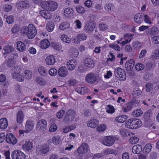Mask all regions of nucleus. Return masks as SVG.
Here are the masks:
<instances>
[{
  "instance_id": "nucleus-1",
  "label": "nucleus",
  "mask_w": 159,
  "mask_h": 159,
  "mask_svg": "<svg viewBox=\"0 0 159 159\" xmlns=\"http://www.w3.org/2000/svg\"><path fill=\"white\" fill-rule=\"evenodd\" d=\"M20 32L22 34H26L30 39L34 38L37 34V30L35 25L30 24L28 26H23L21 28Z\"/></svg>"
},
{
  "instance_id": "nucleus-2",
  "label": "nucleus",
  "mask_w": 159,
  "mask_h": 159,
  "mask_svg": "<svg viewBox=\"0 0 159 159\" xmlns=\"http://www.w3.org/2000/svg\"><path fill=\"white\" fill-rule=\"evenodd\" d=\"M142 125L141 120L138 119L132 118L128 119L125 123L126 127L131 129H136L140 128Z\"/></svg>"
},
{
  "instance_id": "nucleus-3",
  "label": "nucleus",
  "mask_w": 159,
  "mask_h": 159,
  "mask_svg": "<svg viewBox=\"0 0 159 159\" xmlns=\"http://www.w3.org/2000/svg\"><path fill=\"white\" fill-rule=\"evenodd\" d=\"M41 5L44 9L50 11H54L58 7L57 2L52 1L42 2Z\"/></svg>"
},
{
  "instance_id": "nucleus-4",
  "label": "nucleus",
  "mask_w": 159,
  "mask_h": 159,
  "mask_svg": "<svg viewBox=\"0 0 159 159\" xmlns=\"http://www.w3.org/2000/svg\"><path fill=\"white\" fill-rule=\"evenodd\" d=\"M21 69L18 66L13 67L11 70L12 76L13 78L16 79L19 82H22L24 80V76L21 75L20 72Z\"/></svg>"
},
{
  "instance_id": "nucleus-5",
  "label": "nucleus",
  "mask_w": 159,
  "mask_h": 159,
  "mask_svg": "<svg viewBox=\"0 0 159 159\" xmlns=\"http://www.w3.org/2000/svg\"><path fill=\"white\" fill-rule=\"evenodd\" d=\"M76 111L71 109L68 110L63 118V121L66 124L69 123L73 121L75 116Z\"/></svg>"
},
{
  "instance_id": "nucleus-6",
  "label": "nucleus",
  "mask_w": 159,
  "mask_h": 159,
  "mask_svg": "<svg viewBox=\"0 0 159 159\" xmlns=\"http://www.w3.org/2000/svg\"><path fill=\"white\" fill-rule=\"evenodd\" d=\"M115 74L118 76L119 80L123 81L126 79V73L125 70L120 67H117L115 69Z\"/></svg>"
},
{
  "instance_id": "nucleus-7",
  "label": "nucleus",
  "mask_w": 159,
  "mask_h": 159,
  "mask_svg": "<svg viewBox=\"0 0 159 159\" xmlns=\"http://www.w3.org/2000/svg\"><path fill=\"white\" fill-rule=\"evenodd\" d=\"M16 6L18 11H22L30 7L29 2L27 0L21 1L17 3Z\"/></svg>"
},
{
  "instance_id": "nucleus-8",
  "label": "nucleus",
  "mask_w": 159,
  "mask_h": 159,
  "mask_svg": "<svg viewBox=\"0 0 159 159\" xmlns=\"http://www.w3.org/2000/svg\"><path fill=\"white\" fill-rule=\"evenodd\" d=\"M12 159H25V154L20 150H16L11 153Z\"/></svg>"
},
{
  "instance_id": "nucleus-9",
  "label": "nucleus",
  "mask_w": 159,
  "mask_h": 159,
  "mask_svg": "<svg viewBox=\"0 0 159 159\" xmlns=\"http://www.w3.org/2000/svg\"><path fill=\"white\" fill-rule=\"evenodd\" d=\"M84 63V67L86 70H90L93 68L95 65V63L93 60L89 58L85 59Z\"/></svg>"
},
{
  "instance_id": "nucleus-10",
  "label": "nucleus",
  "mask_w": 159,
  "mask_h": 159,
  "mask_svg": "<svg viewBox=\"0 0 159 159\" xmlns=\"http://www.w3.org/2000/svg\"><path fill=\"white\" fill-rule=\"evenodd\" d=\"M114 138L111 136H106L104 138L102 141V143L107 146H111L115 143Z\"/></svg>"
},
{
  "instance_id": "nucleus-11",
  "label": "nucleus",
  "mask_w": 159,
  "mask_h": 159,
  "mask_svg": "<svg viewBox=\"0 0 159 159\" xmlns=\"http://www.w3.org/2000/svg\"><path fill=\"white\" fill-rule=\"evenodd\" d=\"M6 141L7 143L13 145L15 144L17 142V139L12 133H9L6 135Z\"/></svg>"
},
{
  "instance_id": "nucleus-12",
  "label": "nucleus",
  "mask_w": 159,
  "mask_h": 159,
  "mask_svg": "<svg viewBox=\"0 0 159 159\" xmlns=\"http://www.w3.org/2000/svg\"><path fill=\"white\" fill-rule=\"evenodd\" d=\"M47 121L44 119H42L39 121L36 125V129L41 131H44L47 127Z\"/></svg>"
},
{
  "instance_id": "nucleus-13",
  "label": "nucleus",
  "mask_w": 159,
  "mask_h": 159,
  "mask_svg": "<svg viewBox=\"0 0 159 159\" xmlns=\"http://www.w3.org/2000/svg\"><path fill=\"white\" fill-rule=\"evenodd\" d=\"M85 80L88 83L93 84L96 82L97 77L94 73H90L86 75Z\"/></svg>"
},
{
  "instance_id": "nucleus-14",
  "label": "nucleus",
  "mask_w": 159,
  "mask_h": 159,
  "mask_svg": "<svg viewBox=\"0 0 159 159\" xmlns=\"http://www.w3.org/2000/svg\"><path fill=\"white\" fill-rule=\"evenodd\" d=\"M88 150V146L85 143H83L77 150V152L79 154L86 153Z\"/></svg>"
},
{
  "instance_id": "nucleus-15",
  "label": "nucleus",
  "mask_w": 159,
  "mask_h": 159,
  "mask_svg": "<svg viewBox=\"0 0 159 159\" xmlns=\"http://www.w3.org/2000/svg\"><path fill=\"white\" fill-rule=\"evenodd\" d=\"M135 61L133 59L128 60L126 62L125 67V70L128 71H131L134 66Z\"/></svg>"
},
{
  "instance_id": "nucleus-16",
  "label": "nucleus",
  "mask_w": 159,
  "mask_h": 159,
  "mask_svg": "<svg viewBox=\"0 0 159 159\" xmlns=\"http://www.w3.org/2000/svg\"><path fill=\"white\" fill-rule=\"evenodd\" d=\"M16 49L20 52H23L26 50L25 44L21 41H18L16 43Z\"/></svg>"
},
{
  "instance_id": "nucleus-17",
  "label": "nucleus",
  "mask_w": 159,
  "mask_h": 159,
  "mask_svg": "<svg viewBox=\"0 0 159 159\" xmlns=\"http://www.w3.org/2000/svg\"><path fill=\"white\" fill-rule=\"evenodd\" d=\"M76 61L74 59L70 60L67 63V66L68 70H74L76 65Z\"/></svg>"
},
{
  "instance_id": "nucleus-18",
  "label": "nucleus",
  "mask_w": 159,
  "mask_h": 159,
  "mask_svg": "<svg viewBox=\"0 0 159 159\" xmlns=\"http://www.w3.org/2000/svg\"><path fill=\"white\" fill-rule=\"evenodd\" d=\"M22 147L25 151L28 152L31 150L33 148V143L30 142V140L26 141L23 145Z\"/></svg>"
},
{
  "instance_id": "nucleus-19",
  "label": "nucleus",
  "mask_w": 159,
  "mask_h": 159,
  "mask_svg": "<svg viewBox=\"0 0 159 159\" xmlns=\"http://www.w3.org/2000/svg\"><path fill=\"white\" fill-rule=\"evenodd\" d=\"M94 28L93 24L92 22H89L86 23L84 28V30L87 33H90L93 31Z\"/></svg>"
},
{
  "instance_id": "nucleus-20",
  "label": "nucleus",
  "mask_w": 159,
  "mask_h": 159,
  "mask_svg": "<svg viewBox=\"0 0 159 159\" xmlns=\"http://www.w3.org/2000/svg\"><path fill=\"white\" fill-rule=\"evenodd\" d=\"M98 124V120L94 119H91L88 121L87 123L88 126L93 128L96 127Z\"/></svg>"
},
{
  "instance_id": "nucleus-21",
  "label": "nucleus",
  "mask_w": 159,
  "mask_h": 159,
  "mask_svg": "<svg viewBox=\"0 0 159 159\" xmlns=\"http://www.w3.org/2000/svg\"><path fill=\"white\" fill-rule=\"evenodd\" d=\"M74 11L73 9L70 7L66 8L64 11V15L66 18H70L73 15Z\"/></svg>"
},
{
  "instance_id": "nucleus-22",
  "label": "nucleus",
  "mask_w": 159,
  "mask_h": 159,
  "mask_svg": "<svg viewBox=\"0 0 159 159\" xmlns=\"http://www.w3.org/2000/svg\"><path fill=\"white\" fill-rule=\"evenodd\" d=\"M50 44V42L48 39H44L40 42L39 43V46L41 49H45L48 48Z\"/></svg>"
},
{
  "instance_id": "nucleus-23",
  "label": "nucleus",
  "mask_w": 159,
  "mask_h": 159,
  "mask_svg": "<svg viewBox=\"0 0 159 159\" xmlns=\"http://www.w3.org/2000/svg\"><path fill=\"white\" fill-rule=\"evenodd\" d=\"M144 14L138 13L134 17V20L135 22L138 24H141L143 21Z\"/></svg>"
},
{
  "instance_id": "nucleus-24",
  "label": "nucleus",
  "mask_w": 159,
  "mask_h": 159,
  "mask_svg": "<svg viewBox=\"0 0 159 159\" xmlns=\"http://www.w3.org/2000/svg\"><path fill=\"white\" fill-rule=\"evenodd\" d=\"M55 60L53 55H50L46 58V63L48 65H53L55 62Z\"/></svg>"
},
{
  "instance_id": "nucleus-25",
  "label": "nucleus",
  "mask_w": 159,
  "mask_h": 159,
  "mask_svg": "<svg viewBox=\"0 0 159 159\" xmlns=\"http://www.w3.org/2000/svg\"><path fill=\"white\" fill-rule=\"evenodd\" d=\"M34 127V123L32 121L28 120L26 121L25 127L27 132L29 133L32 130Z\"/></svg>"
},
{
  "instance_id": "nucleus-26",
  "label": "nucleus",
  "mask_w": 159,
  "mask_h": 159,
  "mask_svg": "<svg viewBox=\"0 0 159 159\" xmlns=\"http://www.w3.org/2000/svg\"><path fill=\"white\" fill-rule=\"evenodd\" d=\"M66 68L65 66H61L58 70V74L61 77H65L67 74Z\"/></svg>"
},
{
  "instance_id": "nucleus-27",
  "label": "nucleus",
  "mask_w": 159,
  "mask_h": 159,
  "mask_svg": "<svg viewBox=\"0 0 159 159\" xmlns=\"http://www.w3.org/2000/svg\"><path fill=\"white\" fill-rule=\"evenodd\" d=\"M133 107L132 103L130 102L125 104L122 107V109L124 112H127L130 111L132 110Z\"/></svg>"
},
{
  "instance_id": "nucleus-28",
  "label": "nucleus",
  "mask_w": 159,
  "mask_h": 159,
  "mask_svg": "<svg viewBox=\"0 0 159 159\" xmlns=\"http://www.w3.org/2000/svg\"><path fill=\"white\" fill-rule=\"evenodd\" d=\"M75 91L79 94L84 95L88 92V89L86 87H78L76 88Z\"/></svg>"
},
{
  "instance_id": "nucleus-29",
  "label": "nucleus",
  "mask_w": 159,
  "mask_h": 159,
  "mask_svg": "<svg viewBox=\"0 0 159 159\" xmlns=\"http://www.w3.org/2000/svg\"><path fill=\"white\" fill-rule=\"evenodd\" d=\"M8 125L7 120L5 118L0 119V128L4 129L7 128Z\"/></svg>"
},
{
  "instance_id": "nucleus-30",
  "label": "nucleus",
  "mask_w": 159,
  "mask_h": 159,
  "mask_svg": "<svg viewBox=\"0 0 159 159\" xmlns=\"http://www.w3.org/2000/svg\"><path fill=\"white\" fill-rule=\"evenodd\" d=\"M142 148L141 145L137 144L133 146L132 148V151L134 154H139L141 152Z\"/></svg>"
},
{
  "instance_id": "nucleus-31",
  "label": "nucleus",
  "mask_w": 159,
  "mask_h": 159,
  "mask_svg": "<svg viewBox=\"0 0 159 159\" xmlns=\"http://www.w3.org/2000/svg\"><path fill=\"white\" fill-rule=\"evenodd\" d=\"M52 142L54 145H59L61 142V137L58 135L53 136L52 138Z\"/></svg>"
},
{
  "instance_id": "nucleus-32",
  "label": "nucleus",
  "mask_w": 159,
  "mask_h": 159,
  "mask_svg": "<svg viewBox=\"0 0 159 159\" xmlns=\"http://www.w3.org/2000/svg\"><path fill=\"white\" fill-rule=\"evenodd\" d=\"M39 149V151L41 153L45 154L47 153L49 151V148L48 145L45 144L41 146Z\"/></svg>"
},
{
  "instance_id": "nucleus-33",
  "label": "nucleus",
  "mask_w": 159,
  "mask_h": 159,
  "mask_svg": "<svg viewBox=\"0 0 159 159\" xmlns=\"http://www.w3.org/2000/svg\"><path fill=\"white\" fill-rule=\"evenodd\" d=\"M24 116L22 111H19L17 114L16 121L18 123L21 124L23 120Z\"/></svg>"
},
{
  "instance_id": "nucleus-34",
  "label": "nucleus",
  "mask_w": 159,
  "mask_h": 159,
  "mask_svg": "<svg viewBox=\"0 0 159 159\" xmlns=\"http://www.w3.org/2000/svg\"><path fill=\"white\" fill-rule=\"evenodd\" d=\"M152 146L150 143L147 144L143 149V154L146 155L148 154L151 151Z\"/></svg>"
},
{
  "instance_id": "nucleus-35",
  "label": "nucleus",
  "mask_w": 159,
  "mask_h": 159,
  "mask_svg": "<svg viewBox=\"0 0 159 159\" xmlns=\"http://www.w3.org/2000/svg\"><path fill=\"white\" fill-rule=\"evenodd\" d=\"M38 71L39 74L43 76H45L48 74V70L43 66H39L38 68Z\"/></svg>"
},
{
  "instance_id": "nucleus-36",
  "label": "nucleus",
  "mask_w": 159,
  "mask_h": 159,
  "mask_svg": "<svg viewBox=\"0 0 159 159\" xmlns=\"http://www.w3.org/2000/svg\"><path fill=\"white\" fill-rule=\"evenodd\" d=\"M143 114V111L141 109H137L134 110L132 112L133 116L137 117L141 116Z\"/></svg>"
},
{
  "instance_id": "nucleus-37",
  "label": "nucleus",
  "mask_w": 159,
  "mask_h": 159,
  "mask_svg": "<svg viewBox=\"0 0 159 159\" xmlns=\"http://www.w3.org/2000/svg\"><path fill=\"white\" fill-rule=\"evenodd\" d=\"M41 15L45 19H49L51 18L52 16L48 12L44 10H41L40 12Z\"/></svg>"
},
{
  "instance_id": "nucleus-38",
  "label": "nucleus",
  "mask_w": 159,
  "mask_h": 159,
  "mask_svg": "<svg viewBox=\"0 0 159 159\" xmlns=\"http://www.w3.org/2000/svg\"><path fill=\"white\" fill-rule=\"evenodd\" d=\"M128 116L126 115H122L116 117V120L118 123H123L127 119Z\"/></svg>"
},
{
  "instance_id": "nucleus-39",
  "label": "nucleus",
  "mask_w": 159,
  "mask_h": 159,
  "mask_svg": "<svg viewBox=\"0 0 159 159\" xmlns=\"http://www.w3.org/2000/svg\"><path fill=\"white\" fill-rule=\"evenodd\" d=\"M76 127V125L75 124H73L71 125L67 126L64 128L63 132L65 134L67 133L71 130L75 129Z\"/></svg>"
},
{
  "instance_id": "nucleus-40",
  "label": "nucleus",
  "mask_w": 159,
  "mask_h": 159,
  "mask_svg": "<svg viewBox=\"0 0 159 159\" xmlns=\"http://www.w3.org/2000/svg\"><path fill=\"white\" fill-rule=\"evenodd\" d=\"M152 116V113L150 111H146L143 115V118L145 122H150Z\"/></svg>"
},
{
  "instance_id": "nucleus-41",
  "label": "nucleus",
  "mask_w": 159,
  "mask_h": 159,
  "mask_svg": "<svg viewBox=\"0 0 159 159\" xmlns=\"http://www.w3.org/2000/svg\"><path fill=\"white\" fill-rule=\"evenodd\" d=\"M87 38L86 34L84 33L80 34L77 36V42L79 43L80 41L85 40Z\"/></svg>"
},
{
  "instance_id": "nucleus-42",
  "label": "nucleus",
  "mask_w": 159,
  "mask_h": 159,
  "mask_svg": "<svg viewBox=\"0 0 159 159\" xmlns=\"http://www.w3.org/2000/svg\"><path fill=\"white\" fill-rule=\"evenodd\" d=\"M55 25L53 22L52 21L48 22L46 25L47 30L49 32H52L54 30Z\"/></svg>"
},
{
  "instance_id": "nucleus-43",
  "label": "nucleus",
  "mask_w": 159,
  "mask_h": 159,
  "mask_svg": "<svg viewBox=\"0 0 159 159\" xmlns=\"http://www.w3.org/2000/svg\"><path fill=\"white\" fill-rule=\"evenodd\" d=\"M60 38L61 40L62 41L66 43H70L71 41L70 37V38L66 34H62Z\"/></svg>"
},
{
  "instance_id": "nucleus-44",
  "label": "nucleus",
  "mask_w": 159,
  "mask_h": 159,
  "mask_svg": "<svg viewBox=\"0 0 159 159\" xmlns=\"http://www.w3.org/2000/svg\"><path fill=\"white\" fill-rule=\"evenodd\" d=\"M13 47L8 44L6 45L3 48V50L5 53L7 54H9L11 53L13 51Z\"/></svg>"
},
{
  "instance_id": "nucleus-45",
  "label": "nucleus",
  "mask_w": 159,
  "mask_h": 159,
  "mask_svg": "<svg viewBox=\"0 0 159 159\" xmlns=\"http://www.w3.org/2000/svg\"><path fill=\"white\" fill-rule=\"evenodd\" d=\"M142 94V92L138 88H135L134 89L133 92V95L135 97H139Z\"/></svg>"
},
{
  "instance_id": "nucleus-46",
  "label": "nucleus",
  "mask_w": 159,
  "mask_h": 159,
  "mask_svg": "<svg viewBox=\"0 0 159 159\" xmlns=\"http://www.w3.org/2000/svg\"><path fill=\"white\" fill-rule=\"evenodd\" d=\"M151 57L154 59H157L159 58V48L153 51L151 55Z\"/></svg>"
},
{
  "instance_id": "nucleus-47",
  "label": "nucleus",
  "mask_w": 159,
  "mask_h": 159,
  "mask_svg": "<svg viewBox=\"0 0 159 159\" xmlns=\"http://www.w3.org/2000/svg\"><path fill=\"white\" fill-rule=\"evenodd\" d=\"M114 8V5L111 3L106 4L104 6L105 10L108 11H111Z\"/></svg>"
},
{
  "instance_id": "nucleus-48",
  "label": "nucleus",
  "mask_w": 159,
  "mask_h": 159,
  "mask_svg": "<svg viewBox=\"0 0 159 159\" xmlns=\"http://www.w3.org/2000/svg\"><path fill=\"white\" fill-rule=\"evenodd\" d=\"M69 26V24L66 22H63L59 26V29L61 30H64L68 28Z\"/></svg>"
},
{
  "instance_id": "nucleus-49",
  "label": "nucleus",
  "mask_w": 159,
  "mask_h": 159,
  "mask_svg": "<svg viewBox=\"0 0 159 159\" xmlns=\"http://www.w3.org/2000/svg\"><path fill=\"white\" fill-rule=\"evenodd\" d=\"M24 73L25 75L24 76V78L28 80L30 79L32 77V72L29 70H25Z\"/></svg>"
},
{
  "instance_id": "nucleus-50",
  "label": "nucleus",
  "mask_w": 159,
  "mask_h": 159,
  "mask_svg": "<svg viewBox=\"0 0 159 159\" xmlns=\"http://www.w3.org/2000/svg\"><path fill=\"white\" fill-rule=\"evenodd\" d=\"M106 111L108 113L113 114L115 112V109L113 106L108 105L107 106Z\"/></svg>"
},
{
  "instance_id": "nucleus-51",
  "label": "nucleus",
  "mask_w": 159,
  "mask_h": 159,
  "mask_svg": "<svg viewBox=\"0 0 159 159\" xmlns=\"http://www.w3.org/2000/svg\"><path fill=\"white\" fill-rule=\"evenodd\" d=\"M107 128V126L105 124L100 125L97 128V131L101 132L104 131Z\"/></svg>"
},
{
  "instance_id": "nucleus-52",
  "label": "nucleus",
  "mask_w": 159,
  "mask_h": 159,
  "mask_svg": "<svg viewBox=\"0 0 159 159\" xmlns=\"http://www.w3.org/2000/svg\"><path fill=\"white\" fill-rule=\"evenodd\" d=\"M65 113V111L63 110H59L57 113L56 115L59 119L62 118Z\"/></svg>"
},
{
  "instance_id": "nucleus-53",
  "label": "nucleus",
  "mask_w": 159,
  "mask_h": 159,
  "mask_svg": "<svg viewBox=\"0 0 159 159\" xmlns=\"http://www.w3.org/2000/svg\"><path fill=\"white\" fill-rule=\"evenodd\" d=\"M144 66L141 63L137 64L135 67V69L138 71L142 70L144 68Z\"/></svg>"
},
{
  "instance_id": "nucleus-54",
  "label": "nucleus",
  "mask_w": 159,
  "mask_h": 159,
  "mask_svg": "<svg viewBox=\"0 0 159 159\" xmlns=\"http://www.w3.org/2000/svg\"><path fill=\"white\" fill-rule=\"evenodd\" d=\"M139 140V139L135 136L132 137L129 139V141L132 144L137 143H138Z\"/></svg>"
},
{
  "instance_id": "nucleus-55",
  "label": "nucleus",
  "mask_w": 159,
  "mask_h": 159,
  "mask_svg": "<svg viewBox=\"0 0 159 159\" xmlns=\"http://www.w3.org/2000/svg\"><path fill=\"white\" fill-rule=\"evenodd\" d=\"M20 25H16L11 29L12 32L13 33L16 34L20 30Z\"/></svg>"
},
{
  "instance_id": "nucleus-56",
  "label": "nucleus",
  "mask_w": 159,
  "mask_h": 159,
  "mask_svg": "<svg viewBox=\"0 0 159 159\" xmlns=\"http://www.w3.org/2000/svg\"><path fill=\"white\" fill-rule=\"evenodd\" d=\"M53 48L57 51H61L62 49V46L61 44L59 43H55L53 45Z\"/></svg>"
},
{
  "instance_id": "nucleus-57",
  "label": "nucleus",
  "mask_w": 159,
  "mask_h": 159,
  "mask_svg": "<svg viewBox=\"0 0 159 159\" xmlns=\"http://www.w3.org/2000/svg\"><path fill=\"white\" fill-rule=\"evenodd\" d=\"M36 81L38 84L40 85H44V81L42 77H37L36 79Z\"/></svg>"
},
{
  "instance_id": "nucleus-58",
  "label": "nucleus",
  "mask_w": 159,
  "mask_h": 159,
  "mask_svg": "<svg viewBox=\"0 0 159 159\" xmlns=\"http://www.w3.org/2000/svg\"><path fill=\"white\" fill-rule=\"evenodd\" d=\"M77 12L80 14H83L85 12V9L83 7L79 5L76 7Z\"/></svg>"
},
{
  "instance_id": "nucleus-59",
  "label": "nucleus",
  "mask_w": 159,
  "mask_h": 159,
  "mask_svg": "<svg viewBox=\"0 0 159 159\" xmlns=\"http://www.w3.org/2000/svg\"><path fill=\"white\" fill-rule=\"evenodd\" d=\"M151 39L153 43L156 44H159V35L152 37Z\"/></svg>"
},
{
  "instance_id": "nucleus-60",
  "label": "nucleus",
  "mask_w": 159,
  "mask_h": 159,
  "mask_svg": "<svg viewBox=\"0 0 159 159\" xmlns=\"http://www.w3.org/2000/svg\"><path fill=\"white\" fill-rule=\"evenodd\" d=\"M144 19L145 22L148 24L151 25L152 24L151 21V18L147 15H143Z\"/></svg>"
},
{
  "instance_id": "nucleus-61",
  "label": "nucleus",
  "mask_w": 159,
  "mask_h": 159,
  "mask_svg": "<svg viewBox=\"0 0 159 159\" xmlns=\"http://www.w3.org/2000/svg\"><path fill=\"white\" fill-rule=\"evenodd\" d=\"M14 21V17L12 15H10L8 16L6 18V21L9 24H12Z\"/></svg>"
},
{
  "instance_id": "nucleus-62",
  "label": "nucleus",
  "mask_w": 159,
  "mask_h": 159,
  "mask_svg": "<svg viewBox=\"0 0 159 159\" xmlns=\"http://www.w3.org/2000/svg\"><path fill=\"white\" fill-rule=\"evenodd\" d=\"M146 90L147 92H151L153 89L152 84L151 83H148L146 85Z\"/></svg>"
},
{
  "instance_id": "nucleus-63",
  "label": "nucleus",
  "mask_w": 159,
  "mask_h": 159,
  "mask_svg": "<svg viewBox=\"0 0 159 159\" xmlns=\"http://www.w3.org/2000/svg\"><path fill=\"white\" fill-rule=\"evenodd\" d=\"M57 129V127L56 125L53 123L50 126L49 131L50 132H54L56 131Z\"/></svg>"
},
{
  "instance_id": "nucleus-64",
  "label": "nucleus",
  "mask_w": 159,
  "mask_h": 159,
  "mask_svg": "<svg viewBox=\"0 0 159 159\" xmlns=\"http://www.w3.org/2000/svg\"><path fill=\"white\" fill-rule=\"evenodd\" d=\"M57 70L55 68H52L49 71V74L52 76L56 75L57 73Z\"/></svg>"
}]
</instances>
